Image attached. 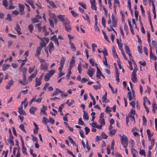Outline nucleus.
Returning a JSON list of instances; mask_svg holds the SVG:
<instances>
[{
	"label": "nucleus",
	"instance_id": "obj_55",
	"mask_svg": "<svg viewBox=\"0 0 157 157\" xmlns=\"http://www.w3.org/2000/svg\"><path fill=\"white\" fill-rule=\"evenodd\" d=\"M128 98H129V101H130L132 100L133 98H132V94H131V92H128Z\"/></svg>",
	"mask_w": 157,
	"mask_h": 157
},
{
	"label": "nucleus",
	"instance_id": "obj_48",
	"mask_svg": "<svg viewBox=\"0 0 157 157\" xmlns=\"http://www.w3.org/2000/svg\"><path fill=\"white\" fill-rule=\"evenodd\" d=\"M152 112L155 113V109L156 108V104L155 103H153L152 104Z\"/></svg>",
	"mask_w": 157,
	"mask_h": 157
},
{
	"label": "nucleus",
	"instance_id": "obj_26",
	"mask_svg": "<svg viewBox=\"0 0 157 157\" xmlns=\"http://www.w3.org/2000/svg\"><path fill=\"white\" fill-rule=\"evenodd\" d=\"M50 77L51 76H50V75H48V73H46L44 76V79L45 81H48L49 80Z\"/></svg>",
	"mask_w": 157,
	"mask_h": 157
},
{
	"label": "nucleus",
	"instance_id": "obj_35",
	"mask_svg": "<svg viewBox=\"0 0 157 157\" xmlns=\"http://www.w3.org/2000/svg\"><path fill=\"white\" fill-rule=\"evenodd\" d=\"M52 18L53 19V20H54V23L56 24L57 23V20L56 18V16L55 14L53 13L52 14Z\"/></svg>",
	"mask_w": 157,
	"mask_h": 157
},
{
	"label": "nucleus",
	"instance_id": "obj_3",
	"mask_svg": "<svg viewBox=\"0 0 157 157\" xmlns=\"http://www.w3.org/2000/svg\"><path fill=\"white\" fill-rule=\"evenodd\" d=\"M48 64L46 62L42 63L41 65L40 69L45 70L47 69Z\"/></svg>",
	"mask_w": 157,
	"mask_h": 157
},
{
	"label": "nucleus",
	"instance_id": "obj_47",
	"mask_svg": "<svg viewBox=\"0 0 157 157\" xmlns=\"http://www.w3.org/2000/svg\"><path fill=\"white\" fill-rule=\"evenodd\" d=\"M94 28L96 31L98 32H100V30L97 26V23H95L94 24Z\"/></svg>",
	"mask_w": 157,
	"mask_h": 157
},
{
	"label": "nucleus",
	"instance_id": "obj_12",
	"mask_svg": "<svg viewBox=\"0 0 157 157\" xmlns=\"http://www.w3.org/2000/svg\"><path fill=\"white\" fill-rule=\"evenodd\" d=\"M97 75L96 77L98 78H100V76L102 75V73H101V71L99 70V68L98 67H97Z\"/></svg>",
	"mask_w": 157,
	"mask_h": 157
},
{
	"label": "nucleus",
	"instance_id": "obj_59",
	"mask_svg": "<svg viewBox=\"0 0 157 157\" xmlns=\"http://www.w3.org/2000/svg\"><path fill=\"white\" fill-rule=\"evenodd\" d=\"M101 135L102 137L104 139H106L108 137L107 135L104 132L101 133Z\"/></svg>",
	"mask_w": 157,
	"mask_h": 157
},
{
	"label": "nucleus",
	"instance_id": "obj_62",
	"mask_svg": "<svg viewBox=\"0 0 157 157\" xmlns=\"http://www.w3.org/2000/svg\"><path fill=\"white\" fill-rule=\"evenodd\" d=\"M79 133L81 136L83 138H84L85 136L84 135V132L82 130L80 129L79 131Z\"/></svg>",
	"mask_w": 157,
	"mask_h": 157
},
{
	"label": "nucleus",
	"instance_id": "obj_21",
	"mask_svg": "<svg viewBox=\"0 0 157 157\" xmlns=\"http://www.w3.org/2000/svg\"><path fill=\"white\" fill-rule=\"evenodd\" d=\"M42 49V48L40 47H38V48H37V50H36V52L35 55V56H39V55L40 53V52Z\"/></svg>",
	"mask_w": 157,
	"mask_h": 157
},
{
	"label": "nucleus",
	"instance_id": "obj_16",
	"mask_svg": "<svg viewBox=\"0 0 157 157\" xmlns=\"http://www.w3.org/2000/svg\"><path fill=\"white\" fill-rule=\"evenodd\" d=\"M15 29L18 33L19 35H20L21 34V32L20 31L21 29L20 28V26L18 24H17L16 25V28H15Z\"/></svg>",
	"mask_w": 157,
	"mask_h": 157
},
{
	"label": "nucleus",
	"instance_id": "obj_53",
	"mask_svg": "<svg viewBox=\"0 0 157 157\" xmlns=\"http://www.w3.org/2000/svg\"><path fill=\"white\" fill-rule=\"evenodd\" d=\"M49 4L53 8H55L56 7V6L53 2L51 1V2H49Z\"/></svg>",
	"mask_w": 157,
	"mask_h": 157
},
{
	"label": "nucleus",
	"instance_id": "obj_36",
	"mask_svg": "<svg viewBox=\"0 0 157 157\" xmlns=\"http://www.w3.org/2000/svg\"><path fill=\"white\" fill-rule=\"evenodd\" d=\"M116 4H117V5H119L120 2L118 1V0H114V3L113 5V7L115 9L116 7L117 6L115 5Z\"/></svg>",
	"mask_w": 157,
	"mask_h": 157
},
{
	"label": "nucleus",
	"instance_id": "obj_31",
	"mask_svg": "<svg viewBox=\"0 0 157 157\" xmlns=\"http://www.w3.org/2000/svg\"><path fill=\"white\" fill-rule=\"evenodd\" d=\"M107 92H105V95L102 97V101L103 102H106L105 101L107 100Z\"/></svg>",
	"mask_w": 157,
	"mask_h": 157
},
{
	"label": "nucleus",
	"instance_id": "obj_9",
	"mask_svg": "<svg viewBox=\"0 0 157 157\" xmlns=\"http://www.w3.org/2000/svg\"><path fill=\"white\" fill-rule=\"evenodd\" d=\"M19 11L20 12V14L22 15L24 14V10L25 6L23 5L19 4Z\"/></svg>",
	"mask_w": 157,
	"mask_h": 157
},
{
	"label": "nucleus",
	"instance_id": "obj_1",
	"mask_svg": "<svg viewBox=\"0 0 157 157\" xmlns=\"http://www.w3.org/2000/svg\"><path fill=\"white\" fill-rule=\"evenodd\" d=\"M121 136V144L124 147H127L128 143V138L124 135Z\"/></svg>",
	"mask_w": 157,
	"mask_h": 157
},
{
	"label": "nucleus",
	"instance_id": "obj_19",
	"mask_svg": "<svg viewBox=\"0 0 157 157\" xmlns=\"http://www.w3.org/2000/svg\"><path fill=\"white\" fill-rule=\"evenodd\" d=\"M37 108L36 107H32L29 109V112L30 113L32 114H34L35 113V112L37 110Z\"/></svg>",
	"mask_w": 157,
	"mask_h": 157
},
{
	"label": "nucleus",
	"instance_id": "obj_11",
	"mask_svg": "<svg viewBox=\"0 0 157 157\" xmlns=\"http://www.w3.org/2000/svg\"><path fill=\"white\" fill-rule=\"evenodd\" d=\"M26 2L32 7L33 9H35V6L34 4V2L33 0H28L26 1Z\"/></svg>",
	"mask_w": 157,
	"mask_h": 157
},
{
	"label": "nucleus",
	"instance_id": "obj_56",
	"mask_svg": "<svg viewBox=\"0 0 157 157\" xmlns=\"http://www.w3.org/2000/svg\"><path fill=\"white\" fill-rule=\"evenodd\" d=\"M78 123L79 124L81 125H82L84 124V123L82 121L81 118H80L79 119Z\"/></svg>",
	"mask_w": 157,
	"mask_h": 157
},
{
	"label": "nucleus",
	"instance_id": "obj_32",
	"mask_svg": "<svg viewBox=\"0 0 157 157\" xmlns=\"http://www.w3.org/2000/svg\"><path fill=\"white\" fill-rule=\"evenodd\" d=\"M46 46L45 42L44 41H43V42H41L40 43V46L39 47L42 48L45 47Z\"/></svg>",
	"mask_w": 157,
	"mask_h": 157
},
{
	"label": "nucleus",
	"instance_id": "obj_41",
	"mask_svg": "<svg viewBox=\"0 0 157 157\" xmlns=\"http://www.w3.org/2000/svg\"><path fill=\"white\" fill-rule=\"evenodd\" d=\"M2 5L5 7H7L8 6V2L7 0H3Z\"/></svg>",
	"mask_w": 157,
	"mask_h": 157
},
{
	"label": "nucleus",
	"instance_id": "obj_38",
	"mask_svg": "<svg viewBox=\"0 0 157 157\" xmlns=\"http://www.w3.org/2000/svg\"><path fill=\"white\" fill-rule=\"evenodd\" d=\"M75 63V60L74 59V56L72 57L71 59V60L70 63V66H72Z\"/></svg>",
	"mask_w": 157,
	"mask_h": 157
},
{
	"label": "nucleus",
	"instance_id": "obj_23",
	"mask_svg": "<svg viewBox=\"0 0 157 157\" xmlns=\"http://www.w3.org/2000/svg\"><path fill=\"white\" fill-rule=\"evenodd\" d=\"M66 31L68 32H70L71 30V28L70 25H66L64 26Z\"/></svg>",
	"mask_w": 157,
	"mask_h": 157
},
{
	"label": "nucleus",
	"instance_id": "obj_34",
	"mask_svg": "<svg viewBox=\"0 0 157 157\" xmlns=\"http://www.w3.org/2000/svg\"><path fill=\"white\" fill-rule=\"evenodd\" d=\"M125 49V50L127 54L130 52V50L129 48L128 45L125 44L124 45Z\"/></svg>",
	"mask_w": 157,
	"mask_h": 157
},
{
	"label": "nucleus",
	"instance_id": "obj_17",
	"mask_svg": "<svg viewBox=\"0 0 157 157\" xmlns=\"http://www.w3.org/2000/svg\"><path fill=\"white\" fill-rule=\"evenodd\" d=\"M90 2L91 3V9L93 10H97V8L96 5H95V3L94 2H92L91 0H90Z\"/></svg>",
	"mask_w": 157,
	"mask_h": 157
},
{
	"label": "nucleus",
	"instance_id": "obj_27",
	"mask_svg": "<svg viewBox=\"0 0 157 157\" xmlns=\"http://www.w3.org/2000/svg\"><path fill=\"white\" fill-rule=\"evenodd\" d=\"M43 32L45 33V36H47L49 34V33L47 32L46 26H44L43 27Z\"/></svg>",
	"mask_w": 157,
	"mask_h": 157
},
{
	"label": "nucleus",
	"instance_id": "obj_51",
	"mask_svg": "<svg viewBox=\"0 0 157 157\" xmlns=\"http://www.w3.org/2000/svg\"><path fill=\"white\" fill-rule=\"evenodd\" d=\"M31 20L33 23H38L39 22L38 20L36 18V17L32 18Z\"/></svg>",
	"mask_w": 157,
	"mask_h": 157
},
{
	"label": "nucleus",
	"instance_id": "obj_61",
	"mask_svg": "<svg viewBox=\"0 0 157 157\" xmlns=\"http://www.w3.org/2000/svg\"><path fill=\"white\" fill-rule=\"evenodd\" d=\"M58 39L56 35H54L53 36H52L50 38V39L52 40H54V41H55V40Z\"/></svg>",
	"mask_w": 157,
	"mask_h": 157
},
{
	"label": "nucleus",
	"instance_id": "obj_14",
	"mask_svg": "<svg viewBox=\"0 0 157 157\" xmlns=\"http://www.w3.org/2000/svg\"><path fill=\"white\" fill-rule=\"evenodd\" d=\"M37 74L36 72H34L33 74L29 76L28 78V79L29 80L31 81H32L33 78H34Z\"/></svg>",
	"mask_w": 157,
	"mask_h": 157
},
{
	"label": "nucleus",
	"instance_id": "obj_30",
	"mask_svg": "<svg viewBox=\"0 0 157 157\" xmlns=\"http://www.w3.org/2000/svg\"><path fill=\"white\" fill-rule=\"evenodd\" d=\"M69 44L70 45L71 48L73 50V51H75L76 50L75 47L74 45V44L71 42V41L69 42Z\"/></svg>",
	"mask_w": 157,
	"mask_h": 157
},
{
	"label": "nucleus",
	"instance_id": "obj_20",
	"mask_svg": "<svg viewBox=\"0 0 157 157\" xmlns=\"http://www.w3.org/2000/svg\"><path fill=\"white\" fill-rule=\"evenodd\" d=\"M63 23L64 26L70 25V22L66 18V19L63 22Z\"/></svg>",
	"mask_w": 157,
	"mask_h": 157
},
{
	"label": "nucleus",
	"instance_id": "obj_44",
	"mask_svg": "<svg viewBox=\"0 0 157 157\" xmlns=\"http://www.w3.org/2000/svg\"><path fill=\"white\" fill-rule=\"evenodd\" d=\"M77 69L79 72V73L80 74H81V71H82V68L81 67V64L79 63L78 65Z\"/></svg>",
	"mask_w": 157,
	"mask_h": 157
},
{
	"label": "nucleus",
	"instance_id": "obj_40",
	"mask_svg": "<svg viewBox=\"0 0 157 157\" xmlns=\"http://www.w3.org/2000/svg\"><path fill=\"white\" fill-rule=\"evenodd\" d=\"M65 58L63 57H62L60 62V65L63 66L64 64L65 63Z\"/></svg>",
	"mask_w": 157,
	"mask_h": 157
},
{
	"label": "nucleus",
	"instance_id": "obj_22",
	"mask_svg": "<svg viewBox=\"0 0 157 157\" xmlns=\"http://www.w3.org/2000/svg\"><path fill=\"white\" fill-rule=\"evenodd\" d=\"M112 52L115 58H118V56L116 52L115 48L114 46H113L112 47Z\"/></svg>",
	"mask_w": 157,
	"mask_h": 157
},
{
	"label": "nucleus",
	"instance_id": "obj_46",
	"mask_svg": "<svg viewBox=\"0 0 157 157\" xmlns=\"http://www.w3.org/2000/svg\"><path fill=\"white\" fill-rule=\"evenodd\" d=\"M101 23L103 26L105 28V21L104 17H102V18Z\"/></svg>",
	"mask_w": 157,
	"mask_h": 157
},
{
	"label": "nucleus",
	"instance_id": "obj_8",
	"mask_svg": "<svg viewBox=\"0 0 157 157\" xmlns=\"http://www.w3.org/2000/svg\"><path fill=\"white\" fill-rule=\"evenodd\" d=\"M23 106L21 105L20 107L18 108V112L20 115H26L25 112L22 109Z\"/></svg>",
	"mask_w": 157,
	"mask_h": 157
},
{
	"label": "nucleus",
	"instance_id": "obj_28",
	"mask_svg": "<svg viewBox=\"0 0 157 157\" xmlns=\"http://www.w3.org/2000/svg\"><path fill=\"white\" fill-rule=\"evenodd\" d=\"M42 107L43 108L41 109V112H43L46 115L47 114L45 111L47 109V107L44 105H43Z\"/></svg>",
	"mask_w": 157,
	"mask_h": 157
},
{
	"label": "nucleus",
	"instance_id": "obj_18",
	"mask_svg": "<svg viewBox=\"0 0 157 157\" xmlns=\"http://www.w3.org/2000/svg\"><path fill=\"white\" fill-rule=\"evenodd\" d=\"M10 67L9 64H3L2 66L3 71H6Z\"/></svg>",
	"mask_w": 157,
	"mask_h": 157
},
{
	"label": "nucleus",
	"instance_id": "obj_43",
	"mask_svg": "<svg viewBox=\"0 0 157 157\" xmlns=\"http://www.w3.org/2000/svg\"><path fill=\"white\" fill-rule=\"evenodd\" d=\"M5 20L9 21H11L12 19L10 15L8 14L7 17L5 19Z\"/></svg>",
	"mask_w": 157,
	"mask_h": 157
},
{
	"label": "nucleus",
	"instance_id": "obj_33",
	"mask_svg": "<svg viewBox=\"0 0 157 157\" xmlns=\"http://www.w3.org/2000/svg\"><path fill=\"white\" fill-rule=\"evenodd\" d=\"M99 122L102 125H104L105 124L104 118H99Z\"/></svg>",
	"mask_w": 157,
	"mask_h": 157
},
{
	"label": "nucleus",
	"instance_id": "obj_50",
	"mask_svg": "<svg viewBox=\"0 0 157 157\" xmlns=\"http://www.w3.org/2000/svg\"><path fill=\"white\" fill-rule=\"evenodd\" d=\"M36 96H35L33 97L32 99L31 100V101L29 102V104L30 106L31 105V104L32 102L34 101L36 99Z\"/></svg>",
	"mask_w": 157,
	"mask_h": 157
},
{
	"label": "nucleus",
	"instance_id": "obj_5",
	"mask_svg": "<svg viewBox=\"0 0 157 157\" xmlns=\"http://www.w3.org/2000/svg\"><path fill=\"white\" fill-rule=\"evenodd\" d=\"M59 93L62 94L63 92L60 89L57 88L56 89V90L51 95L52 97H53L55 96H56Z\"/></svg>",
	"mask_w": 157,
	"mask_h": 157
},
{
	"label": "nucleus",
	"instance_id": "obj_57",
	"mask_svg": "<svg viewBox=\"0 0 157 157\" xmlns=\"http://www.w3.org/2000/svg\"><path fill=\"white\" fill-rule=\"evenodd\" d=\"M139 153H140V155H143L145 156H146L145 151L144 150L140 149Z\"/></svg>",
	"mask_w": 157,
	"mask_h": 157
},
{
	"label": "nucleus",
	"instance_id": "obj_37",
	"mask_svg": "<svg viewBox=\"0 0 157 157\" xmlns=\"http://www.w3.org/2000/svg\"><path fill=\"white\" fill-rule=\"evenodd\" d=\"M116 132V130L114 129H113L109 132V135L111 136H113L114 135Z\"/></svg>",
	"mask_w": 157,
	"mask_h": 157
},
{
	"label": "nucleus",
	"instance_id": "obj_39",
	"mask_svg": "<svg viewBox=\"0 0 157 157\" xmlns=\"http://www.w3.org/2000/svg\"><path fill=\"white\" fill-rule=\"evenodd\" d=\"M68 139L70 140L71 143L73 144V145H75L76 143L74 141L72 138L70 136H69L68 137Z\"/></svg>",
	"mask_w": 157,
	"mask_h": 157
},
{
	"label": "nucleus",
	"instance_id": "obj_7",
	"mask_svg": "<svg viewBox=\"0 0 157 157\" xmlns=\"http://www.w3.org/2000/svg\"><path fill=\"white\" fill-rule=\"evenodd\" d=\"M48 47L49 48V52L51 53V52L53 51L54 49L53 43L52 42H50Z\"/></svg>",
	"mask_w": 157,
	"mask_h": 157
},
{
	"label": "nucleus",
	"instance_id": "obj_63",
	"mask_svg": "<svg viewBox=\"0 0 157 157\" xmlns=\"http://www.w3.org/2000/svg\"><path fill=\"white\" fill-rule=\"evenodd\" d=\"M19 128L25 132H26V131L24 128V126L23 124H21L19 126Z\"/></svg>",
	"mask_w": 157,
	"mask_h": 157
},
{
	"label": "nucleus",
	"instance_id": "obj_52",
	"mask_svg": "<svg viewBox=\"0 0 157 157\" xmlns=\"http://www.w3.org/2000/svg\"><path fill=\"white\" fill-rule=\"evenodd\" d=\"M111 110L110 109V108L109 106H107L105 108V111L106 113H108L111 112Z\"/></svg>",
	"mask_w": 157,
	"mask_h": 157
},
{
	"label": "nucleus",
	"instance_id": "obj_4",
	"mask_svg": "<svg viewBox=\"0 0 157 157\" xmlns=\"http://www.w3.org/2000/svg\"><path fill=\"white\" fill-rule=\"evenodd\" d=\"M117 19L114 17L113 14L112 15V22L113 24L112 27H114L117 26Z\"/></svg>",
	"mask_w": 157,
	"mask_h": 157
},
{
	"label": "nucleus",
	"instance_id": "obj_58",
	"mask_svg": "<svg viewBox=\"0 0 157 157\" xmlns=\"http://www.w3.org/2000/svg\"><path fill=\"white\" fill-rule=\"evenodd\" d=\"M22 151L23 153L24 154H27V152L26 151V149L24 145L22 146Z\"/></svg>",
	"mask_w": 157,
	"mask_h": 157
},
{
	"label": "nucleus",
	"instance_id": "obj_6",
	"mask_svg": "<svg viewBox=\"0 0 157 157\" xmlns=\"http://www.w3.org/2000/svg\"><path fill=\"white\" fill-rule=\"evenodd\" d=\"M95 69L93 68H91L88 70L87 74L90 77H92L93 75L95 72Z\"/></svg>",
	"mask_w": 157,
	"mask_h": 157
},
{
	"label": "nucleus",
	"instance_id": "obj_54",
	"mask_svg": "<svg viewBox=\"0 0 157 157\" xmlns=\"http://www.w3.org/2000/svg\"><path fill=\"white\" fill-rule=\"evenodd\" d=\"M28 28L30 30V32L31 33L32 32V31L33 30V25L31 24L29 25Z\"/></svg>",
	"mask_w": 157,
	"mask_h": 157
},
{
	"label": "nucleus",
	"instance_id": "obj_15",
	"mask_svg": "<svg viewBox=\"0 0 157 157\" xmlns=\"http://www.w3.org/2000/svg\"><path fill=\"white\" fill-rule=\"evenodd\" d=\"M64 15H58L57 16L58 18L62 22L66 19V18H64Z\"/></svg>",
	"mask_w": 157,
	"mask_h": 157
},
{
	"label": "nucleus",
	"instance_id": "obj_2",
	"mask_svg": "<svg viewBox=\"0 0 157 157\" xmlns=\"http://www.w3.org/2000/svg\"><path fill=\"white\" fill-rule=\"evenodd\" d=\"M136 70H134L131 76V79L132 82L134 83L137 81V79L136 77Z\"/></svg>",
	"mask_w": 157,
	"mask_h": 157
},
{
	"label": "nucleus",
	"instance_id": "obj_10",
	"mask_svg": "<svg viewBox=\"0 0 157 157\" xmlns=\"http://www.w3.org/2000/svg\"><path fill=\"white\" fill-rule=\"evenodd\" d=\"M116 80L117 81V82H119L120 81V79L119 78V73L118 71V68L117 67L116 69Z\"/></svg>",
	"mask_w": 157,
	"mask_h": 157
},
{
	"label": "nucleus",
	"instance_id": "obj_49",
	"mask_svg": "<svg viewBox=\"0 0 157 157\" xmlns=\"http://www.w3.org/2000/svg\"><path fill=\"white\" fill-rule=\"evenodd\" d=\"M65 105V103H63L59 107L58 110L60 112H61V111L62 110V109L64 107Z\"/></svg>",
	"mask_w": 157,
	"mask_h": 157
},
{
	"label": "nucleus",
	"instance_id": "obj_45",
	"mask_svg": "<svg viewBox=\"0 0 157 157\" xmlns=\"http://www.w3.org/2000/svg\"><path fill=\"white\" fill-rule=\"evenodd\" d=\"M48 119L45 117H44L43 118L42 122L47 124V123L48 122Z\"/></svg>",
	"mask_w": 157,
	"mask_h": 157
},
{
	"label": "nucleus",
	"instance_id": "obj_42",
	"mask_svg": "<svg viewBox=\"0 0 157 157\" xmlns=\"http://www.w3.org/2000/svg\"><path fill=\"white\" fill-rule=\"evenodd\" d=\"M71 13L72 15L74 17H76L78 16V14L75 12L73 10H71Z\"/></svg>",
	"mask_w": 157,
	"mask_h": 157
},
{
	"label": "nucleus",
	"instance_id": "obj_25",
	"mask_svg": "<svg viewBox=\"0 0 157 157\" xmlns=\"http://www.w3.org/2000/svg\"><path fill=\"white\" fill-rule=\"evenodd\" d=\"M36 84L35 86L37 87L38 86H40L41 84V81L38 80L37 78H36Z\"/></svg>",
	"mask_w": 157,
	"mask_h": 157
},
{
	"label": "nucleus",
	"instance_id": "obj_24",
	"mask_svg": "<svg viewBox=\"0 0 157 157\" xmlns=\"http://www.w3.org/2000/svg\"><path fill=\"white\" fill-rule=\"evenodd\" d=\"M49 22L50 24V25H51V27L54 28V25L53 21V20L52 18V17H51L49 19Z\"/></svg>",
	"mask_w": 157,
	"mask_h": 157
},
{
	"label": "nucleus",
	"instance_id": "obj_60",
	"mask_svg": "<svg viewBox=\"0 0 157 157\" xmlns=\"http://www.w3.org/2000/svg\"><path fill=\"white\" fill-rule=\"evenodd\" d=\"M143 124L144 125H146L147 123V120L146 118L144 116H143Z\"/></svg>",
	"mask_w": 157,
	"mask_h": 157
},
{
	"label": "nucleus",
	"instance_id": "obj_64",
	"mask_svg": "<svg viewBox=\"0 0 157 157\" xmlns=\"http://www.w3.org/2000/svg\"><path fill=\"white\" fill-rule=\"evenodd\" d=\"M55 73V71L53 70H52L50 71L49 73H48V75H50V76L51 77L52 75L54 73Z\"/></svg>",
	"mask_w": 157,
	"mask_h": 157
},
{
	"label": "nucleus",
	"instance_id": "obj_13",
	"mask_svg": "<svg viewBox=\"0 0 157 157\" xmlns=\"http://www.w3.org/2000/svg\"><path fill=\"white\" fill-rule=\"evenodd\" d=\"M83 118L84 120L88 121L89 120V116L88 113L86 112L85 110L83 111Z\"/></svg>",
	"mask_w": 157,
	"mask_h": 157
},
{
	"label": "nucleus",
	"instance_id": "obj_29",
	"mask_svg": "<svg viewBox=\"0 0 157 157\" xmlns=\"http://www.w3.org/2000/svg\"><path fill=\"white\" fill-rule=\"evenodd\" d=\"M128 117L131 118V121H133L134 124H135V121L134 115H132L131 114H128Z\"/></svg>",
	"mask_w": 157,
	"mask_h": 157
}]
</instances>
